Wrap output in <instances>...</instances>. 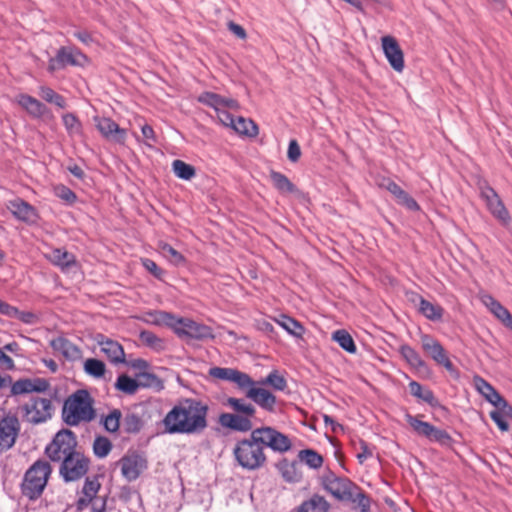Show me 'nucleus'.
Segmentation results:
<instances>
[{
  "label": "nucleus",
  "mask_w": 512,
  "mask_h": 512,
  "mask_svg": "<svg viewBox=\"0 0 512 512\" xmlns=\"http://www.w3.org/2000/svg\"><path fill=\"white\" fill-rule=\"evenodd\" d=\"M255 437H258L263 447H270L274 451L285 452L291 447L288 437L271 427L254 429Z\"/></svg>",
  "instance_id": "nucleus-11"
},
{
  "label": "nucleus",
  "mask_w": 512,
  "mask_h": 512,
  "mask_svg": "<svg viewBox=\"0 0 512 512\" xmlns=\"http://www.w3.org/2000/svg\"><path fill=\"white\" fill-rule=\"evenodd\" d=\"M50 345L54 351L61 353L67 359H76L80 355V350L64 337L54 338Z\"/></svg>",
  "instance_id": "nucleus-28"
},
{
  "label": "nucleus",
  "mask_w": 512,
  "mask_h": 512,
  "mask_svg": "<svg viewBox=\"0 0 512 512\" xmlns=\"http://www.w3.org/2000/svg\"><path fill=\"white\" fill-rule=\"evenodd\" d=\"M231 128L239 134L250 137L256 136L258 133V127L256 124L252 120L245 119L243 117L235 119Z\"/></svg>",
  "instance_id": "nucleus-37"
},
{
  "label": "nucleus",
  "mask_w": 512,
  "mask_h": 512,
  "mask_svg": "<svg viewBox=\"0 0 512 512\" xmlns=\"http://www.w3.org/2000/svg\"><path fill=\"white\" fill-rule=\"evenodd\" d=\"M15 364L13 359L4 353L3 349H0V369L2 370H13Z\"/></svg>",
  "instance_id": "nucleus-63"
},
{
  "label": "nucleus",
  "mask_w": 512,
  "mask_h": 512,
  "mask_svg": "<svg viewBox=\"0 0 512 512\" xmlns=\"http://www.w3.org/2000/svg\"><path fill=\"white\" fill-rule=\"evenodd\" d=\"M85 372L95 378H100L105 374V364L94 358H89L84 363Z\"/></svg>",
  "instance_id": "nucleus-49"
},
{
  "label": "nucleus",
  "mask_w": 512,
  "mask_h": 512,
  "mask_svg": "<svg viewBox=\"0 0 512 512\" xmlns=\"http://www.w3.org/2000/svg\"><path fill=\"white\" fill-rule=\"evenodd\" d=\"M227 405L233 409L236 414L247 416L250 420L255 418L256 408L244 399L230 397L227 399Z\"/></svg>",
  "instance_id": "nucleus-32"
},
{
  "label": "nucleus",
  "mask_w": 512,
  "mask_h": 512,
  "mask_svg": "<svg viewBox=\"0 0 512 512\" xmlns=\"http://www.w3.org/2000/svg\"><path fill=\"white\" fill-rule=\"evenodd\" d=\"M112 449L110 440L104 436H98L93 442V452L98 458L106 457Z\"/></svg>",
  "instance_id": "nucleus-51"
},
{
  "label": "nucleus",
  "mask_w": 512,
  "mask_h": 512,
  "mask_svg": "<svg viewBox=\"0 0 512 512\" xmlns=\"http://www.w3.org/2000/svg\"><path fill=\"white\" fill-rule=\"evenodd\" d=\"M39 95L46 102L53 103L59 108H65L66 102L65 99L58 93H56L53 89L42 86L39 89Z\"/></svg>",
  "instance_id": "nucleus-46"
},
{
  "label": "nucleus",
  "mask_w": 512,
  "mask_h": 512,
  "mask_svg": "<svg viewBox=\"0 0 512 512\" xmlns=\"http://www.w3.org/2000/svg\"><path fill=\"white\" fill-rule=\"evenodd\" d=\"M48 382L43 379H20L12 384L11 394L21 395L31 392H43L48 388Z\"/></svg>",
  "instance_id": "nucleus-23"
},
{
  "label": "nucleus",
  "mask_w": 512,
  "mask_h": 512,
  "mask_svg": "<svg viewBox=\"0 0 512 512\" xmlns=\"http://www.w3.org/2000/svg\"><path fill=\"white\" fill-rule=\"evenodd\" d=\"M89 459L82 453L75 451L63 460L60 466V475L66 481H76L82 478L89 469Z\"/></svg>",
  "instance_id": "nucleus-7"
},
{
  "label": "nucleus",
  "mask_w": 512,
  "mask_h": 512,
  "mask_svg": "<svg viewBox=\"0 0 512 512\" xmlns=\"http://www.w3.org/2000/svg\"><path fill=\"white\" fill-rule=\"evenodd\" d=\"M493 406L499 411V413H501V415L512 419V406L502 396L499 398V401H496L493 404Z\"/></svg>",
  "instance_id": "nucleus-58"
},
{
  "label": "nucleus",
  "mask_w": 512,
  "mask_h": 512,
  "mask_svg": "<svg viewBox=\"0 0 512 512\" xmlns=\"http://www.w3.org/2000/svg\"><path fill=\"white\" fill-rule=\"evenodd\" d=\"M151 369L148 361L141 358H130V375L144 374Z\"/></svg>",
  "instance_id": "nucleus-54"
},
{
  "label": "nucleus",
  "mask_w": 512,
  "mask_h": 512,
  "mask_svg": "<svg viewBox=\"0 0 512 512\" xmlns=\"http://www.w3.org/2000/svg\"><path fill=\"white\" fill-rule=\"evenodd\" d=\"M299 458L302 462L311 468H319L323 463V458L313 450H302L299 453Z\"/></svg>",
  "instance_id": "nucleus-52"
},
{
  "label": "nucleus",
  "mask_w": 512,
  "mask_h": 512,
  "mask_svg": "<svg viewBox=\"0 0 512 512\" xmlns=\"http://www.w3.org/2000/svg\"><path fill=\"white\" fill-rule=\"evenodd\" d=\"M101 351L114 363H122L125 360L123 347L116 341L107 339L100 343Z\"/></svg>",
  "instance_id": "nucleus-29"
},
{
  "label": "nucleus",
  "mask_w": 512,
  "mask_h": 512,
  "mask_svg": "<svg viewBox=\"0 0 512 512\" xmlns=\"http://www.w3.org/2000/svg\"><path fill=\"white\" fill-rule=\"evenodd\" d=\"M147 468V460L139 454L130 455V480L137 478Z\"/></svg>",
  "instance_id": "nucleus-47"
},
{
  "label": "nucleus",
  "mask_w": 512,
  "mask_h": 512,
  "mask_svg": "<svg viewBox=\"0 0 512 512\" xmlns=\"http://www.w3.org/2000/svg\"><path fill=\"white\" fill-rule=\"evenodd\" d=\"M174 174L183 180H190L195 176V168L182 160H174L172 163Z\"/></svg>",
  "instance_id": "nucleus-41"
},
{
  "label": "nucleus",
  "mask_w": 512,
  "mask_h": 512,
  "mask_svg": "<svg viewBox=\"0 0 512 512\" xmlns=\"http://www.w3.org/2000/svg\"><path fill=\"white\" fill-rule=\"evenodd\" d=\"M219 423L226 428L246 432L253 428L254 423L247 416L233 413H223L219 417Z\"/></svg>",
  "instance_id": "nucleus-22"
},
{
  "label": "nucleus",
  "mask_w": 512,
  "mask_h": 512,
  "mask_svg": "<svg viewBox=\"0 0 512 512\" xmlns=\"http://www.w3.org/2000/svg\"><path fill=\"white\" fill-rule=\"evenodd\" d=\"M345 501L352 502L355 505L354 508L358 509L360 512H368L370 510L369 497L356 485H354V489L351 490V498H346Z\"/></svg>",
  "instance_id": "nucleus-35"
},
{
  "label": "nucleus",
  "mask_w": 512,
  "mask_h": 512,
  "mask_svg": "<svg viewBox=\"0 0 512 512\" xmlns=\"http://www.w3.org/2000/svg\"><path fill=\"white\" fill-rule=\"evenodd\" d=\"M97 128L103 136L116 142L125 140L126 131L120 129L118 124L109 118L97 119Z\"/></svg>",
  "instance_id": "nucleus-25"
},
{
  "label": "nucleus",
  "mask_w": 512,
  "mask_h": 512,
  "mask_svg": "<svg viewBox=\"0 0 512 512\" xmlns=\"http://www.w3.org/2000/svg\"><path fill=\"white\" fill-rule=\"evenodd\" d=\"M400 353L406 362L422 377H430L431 370L419 353L408 345L400 347Z\"/></svg>",
  "instance_id": "nucleus-20"
},
{
  "label": "nucleus",
  "mask_w": 512,
  "mask_h": 512,
  "mask_svg": "<svg viewBox=\"0 0 512 512\" xmlns=\"http://www.w3.org/2000/svg\"><path fill=\"white\" fill-rule=\"evenodd\" d=\"M141 264L155 278L159 280L163 279L165 271L162 268H160L153 260L148 258H141Z\"/></svg>",
  "instance_id": "nucleus-56"
},
{
  "label": "nucleus",
  "mask_w": 512,
  "mask_h": 512,
  "mask_svg": "<svg viewBox=\"0 0 512 512\" xmlns=\"http://www.w3.org/2000/svg\"><path fill=\"white\" fill-rule=\"evenodd\" d=\"M276 322L294 337L301 338L305 332L304 327L298 321L286 315H281Z\"/></svg>",
  "instance_id": "nucleus-34"
},
{
  "label": "nucleus",
  "mask_w": 512,
  "mask_h": 512,
  "mask_svg": "<svg viewBox=\"0 0 512 512\" xmlns=\"http://www.w3.org/2000/svg\"><path fill=\"white\" fill-rule=\"evenodd\" d=\"M420 341L424 352L427 353L437 364L444 366L449 372L455 371L445 349L438 340L434 339L430 335L423 334Z\"/></svg>",
  "instance_id": "nucleus-12"
},
{
  "label": "nucleus",
  "mask_w": 512,
  "mask_h": 512,
  "mask_svg": "<svg viewBox=\"0 0 512 512\" xmlns=\"http://www.w3.org/2000/svg\"><path fill=\"white\" fill-rule=\"evenodd\" d=\"M52 472L50 464L45 460H37L26 471L21 485L22 493L29 499H37L47 485Z\"/></svg>",
  "instance_id": "nucleus-5"
},
{
  "label": "nucleus",
  "mask_w": 512,
  "mask_h": 512,
  "mask_svg": "<svg viewBox=\"0 0 512 512\" xmlns=\"http://www.w3.org/2000/svg\"><path fill=\"white\" fill-rule=\"evenodd\" d=\"M153 322L159 325H167L181 338L206 339L212 337L211 329L189 318H177L175 315L158 311L153 315Z\"/></svg>",
  "instance_id": "nucleus-2"
},
{
  "label": "nucleus",
  "mask_w": 512,
  "mask_h": 512,
  "mask_svg": "<svg viewBox=\"0 0 512 512\" xmlns=\"http://www.w3.org/2000/svg\"><path fill=\"white\" fill-rule=\"evenodd\" d=\"M288 159L291 162H297L301 156V149L296 140H291L287 152Z\"/></svg>",
  "instance_id": "nucleus-60"
},
{
  "label": "nucleus",
  "mask_w": 512,
  "mask_h": 512,
  "mask_svg": "<svg viewBox=\"0 0 512 512\" xmlns=\"http://www.w3.org/2000/svg\"><path fill=\"white\" fill-rule=\"evenodd\" d=\"M490 417L496 423V425L498 426V428L501 431H503V432L508 431L509 425L506 421V417L501 415V413H499L498 410H496V409L492 410L490 412Z\"/></svg>",
  "instance_id": "nucleus-59"
},
{
  "label": "nucleus",
  "mask_w": 512,
  "mask_h": 512,
  "mask_svg": "<svg viewBox=\"0 0 512 512\" xmlns=\"http://www.w3.org/2000/svg\"><path fill=\"white\" fill-rule=\"evenodd\" d=\"M21 409L24 419L33 424L45 422L52 414V404L47 398L33 397Z\"/></svg>",
  "instance_id": "nucleus-8"
},
{
  "label": "nucleus",
  "mask_w": 512,
  "mask_h": 512,
  "mask_svg": "<svg viewBox=\"0 0 512 512\" xmlns=\"http://www.w3.org/2000/svg\"><path fill=\"white\" fill-rule=\"evenodd\" d=\"M139 388L161 391L164 389V383L151 369L144 374L130 375V394L135 393Z\"/></svg>",
  "instance_id": "nucleus-16"
},
{
  "label": "nucleus",
  "mask_w": 512,
  "mask_h": 512,
  "mask_svg": "<svg viewBox=\"0 0 512 512\" xmlns=\"http://www.w3.org/2000/svg\"><path fill=\"white\" fill-rule=\"evenodd\" d=\"M407 421L409 425L417 432L419 435L424 436L430 439L434 426L428 422L421 421L416 417L411 415L407 416Z\"/></svg>",
  "instance_id": "nucleus-44"
},
{
  "label": "nucleus",
  "mask_w": 512,
  "mask_h": 512,
  "mask_svg": "<svg viewBox=\"0 0 512 512\" xmlns=\"http://www.w3.org/2000/svg\"><path fill=\"white\" fill-rule=\"evenodd\" d=\"M407 421L409 425L417 432L419 435L424 436L430 439L434 426L428 422L421 421L416 417L411 415L407 416Z\"/></svg>",
  "instance_id": "nucleus-43"
},
{
  "label": "nucleus",
  "mask_w": 512,
  "mask_h": 512,
  "mask_svg": "<svg viewBox=\"0 0 512 512\" xmlns=\"http://www.w3.org/2000/svg\"><path fill=\"white\" fill-rule=\"evenodd\" d=\"M380 186L389 191L395 197L397 203L406 209L410 211H418L420 209L417 202L395 182L384 179Z\"/></svg>",
  "instance_id": "nucleus-18"
},
{
  "label": "nucleus",
  "mask_w": 512,
  "mask_h": 512,
  "mask_svg": "<svg viewBox=\"0 0 512 512\" xmlns=\"http://www.w3.org/2000/svg\"><path fill=\"white\" fill-rule=\"evenodd\" d=\"M93 400L86 390H78L65 401L63 419L70 426L89 422L94 418Z\"/></svg>",
  "instance_id": "nucleus-3"
},
{
  "label": "nucleus",
  "mask_w": 512,
  "mask_h": 512,
  "mask_svg": "<svg viewBox=\"0 0 512 512\" xmlns=\"http://www.w3.org/2000/svg\"><path fill=\"white\" fill-rule=\"evenodd\" d=\"M329 507V503L323 496L313 495L298 507L297 512H328Z\"/></svg>",
  "instance_id": "nucleus-31"
},
{
  "label": "nucleus",
  "mask_w": 512,
  "mask_h": 512,
  "mask_svg": "<svg viewBox=\"0 0 512 512\" xmlns=\"http://www.w3.org/2000/svg\"><path fill=\"white\" fill-rule=\"evenodd\" d=\"M270 178L273 185L282 193H294L297 191L295 185L279 172L272 171Z\"/></svg>",
  "instance_id": "nucleus-39"
},
{
  "label": "nucleus",
  "mask_w": 512,
  "mask_h": 512,
  "mask_svg": "<svg viewBox=\"0 0 512 512\" xmlns=\"http://www.w3.org/2000/svg\"><path fill=\"white\" fill-rule=\"evenodd\" d=\"M46 257L51 263L61 267L62 269L75 264L74 255L60 248L52 249L46 254Z\"/></svg>",
  "instance_id": "nucleus-30"
},
{
  "label": "nucleus",
  "mask_w": 512,
  "mask_h": 512,
  "mask_svg": "<svg viewBox=\"0 0 512 512\" xmlns=\"http://www.w3.org/2000/svg\"><path fill=\"white\" fill-rule=\"evenodd\" d=\"M409 389L413 396L423 400L428 404H432L435 400L433 392L429 389H424L418 382H410Z\"/></svg>",
  "instance_id": "nucleus-48"
},
{
  "label": "nucleus",
  "mask_w": 512,
  "mask_h": 512,
  "mask_svg": "<svg viewBox=\"0 0 512 512\" xmlns=\"http://www.w3.org/2000/svg\"><path fill=\"white\" fill-rule=\"evenodd\" d=\"M99 489L100 483L97 479L87 478L82 488L81 496L79 497L77 502L78 508L81 509L90 503L93 504V502L98 499L96 495Z\"/></svg>",
  "instance_id": "nucleus-27"
},
{
  "label": "nucleus",
  "mask_w": 512,
  "mask_h": 512,
  "mask_svg": "<svg viewBox=\"0 0 512 512\" xmlns=\"http://www.w3.org/2000/svg\"><path fill=\"white\" fill-rule=\"evenodd\" d=\"M233 454L238 464L247 470L259 469L266 462L262 443L258 437L254 438V430L250 438L239 441L236 444Z\"/></svg>",
  "instance_id": "nucleus-4"
},
{
  "label": "nucleus",
  "mask_w": 512,
  "mask_h": 512,
  "mask_svg": "<svg viewBox=\"0 0 512 512\" xmlns=\"http://www.w3.org/2000/svg\"><path fill=\"white\" fill-rule=\"evenodd\" d=\"M322 484L327 492L342 501L351 498V490L355 485L348 478L338 477L332 472H328L322 477Z\"/></svg>",
  "instance_id": "nucleus-10"
},
{
  "label": "nucleus",
  "mask_w": 512,
  "mask_h": 512,
  "mask_svg": "<svg viewBox=\"0 0 512 512\" xmlns=\"http://www.w3.org/2000/svg\"><path fill=\"white\" fill-rule=\"evenodd\" d=\"M419 311L428 319L437 321L442 318L443 308L437 304H433L423 298H420Z\"/></svg>",
  "instance_id": "nucleus-36"
},
{
  "label": "nucleus",
  "mask_w": 512,
  "mask_h": 512,
  "mask_svg": "<svg viewBox=\"0 0 512 512\" xmlns=\"http://www.w3.org/2000/svg\"><path fill=\"white\" fill-rule=\"evenodd\" d=\"M87 62V57L74 47H62L58 50L54 58H50L48 70L54 72L68 65L83 66Z\"/></svg>",
  "instance_id": "nucleus-9"
},
{
  "label": "nucleus",
  "mask_w": 512,
  "mask_h": 512,
  "mask_svg": "<svg viewBox=\"0 0 512 512\" xmlns=\"http://www.w3.org/2000/svg\"><path fill=\"white\" fill-rule=\"evenodd\" d=\"M19 430L20 424L16 417L7 416L0 421V452L13 447Z\"/></svg>",
  "instance_id": "nucleus-15"
},
{
  "label": "nucleus",
  "mask_w": 512,
  "mask_h": 512,
  "mask_svg": "<svg viewBox=\"0 0 512 512\" xmlns=\"http://www.w3.org/2000/svg\"><path fill=\"white\" fill-rule=\"evenodd\" d=\"M247 398L254 401L257 405L267 411H273L276 404V397L264 386L255 384L246 391Z\"/></svg>",
  "instance_id": "nucleus-19"
},
{
  "label": "nucleus",
  "mask_w": 512,
  "mask_h": 512,
  "mask_svg": "<svg viewBox=\"0 0 512 512\" xmlns=\"http://www.w3.org/2000/svg\"><path fill=\"white\" fill-rule=\"evenodd\" d=\"M474 384L478 392L492 405L499 401L501 395L490 385L487 381H485L481 377L474 378Z\"/></svg>",
  "instance_id": "nucleus-33"
},
{
  "label": "nucleus",
  "mask_w": 512,
  "mask_h": 512,
  "mask_svg": "<svg viewBox=\"0 0 512 512\" xmlns=\"http://www.w3.org/2000/svg\"><path fill=\"white\" fill-rule=\"evenodd\" d=\"M160 253L173 265L179 266L185 262L184 256L175 250L171 245L165 242L158 244Z\"/></svg>",
  "instance_id": "nucleus-40"
},
{
  "label": "nucleus",
  "mask_w": 512,
  "mask_h": 512,
  "mask_svg": "<svg viewBox=\"0 0 512 512\" xmlns=\"http://www.w3.org/2000/svg\"><path fill=\"white\" fill-rule=\"evenodd\" d=\"M235 370L234 368L213 367L209 370V374L214 378L232 383Z\"/></svg>",
  "instance_id": "nucleus-55"
},
{
  "label": "nucleus",
  "mask_w": 512,
  "mask_h": 512,
  "mask_svg": "<svg viewBox=\"0 0 512 512\" xmlns=\"http://www.w3.org/2000/svg\"><path fill=\"white\" fill-rule=\"evenodd\" d=\"M121 412L118 409H113L109 414L104 416L101 420L106 431L114 433L118 431L120 426Z\"/></svg>",
  "instance_id": "nucleus-45"
},
{
  "label": "nucleus",
  "mask_w": 512,
  "mask_h": 512,
  "mask_svg": "<svg viewBox=\"0 0 512 512\" xmlns=\"http://www.w3.org/2000/svg\"><path fill=\"white\" fill-rule=\"evenodd\" d=\"M332 339L349 353L356 352V346L351 335L345 330H337L333 333Z\"/></svg>",
  "instance_id": "nucleus-42"
},
{
  "label": "nucleus",
  "mask_w": 512,
  "mask_h": 512,
  "mask_svg": "<svg viewBox=\"0 0 512 512\" xmlns=\"http://www.w3.org/2000/svg\"><path fill=\"white\" fill-rule=\"evenodd\" d=\"M63 125L70 136H76L81 133V123L72 113H65L62 116Z\"/></svg>",
  "instance_id": "nucleus-50"
},
{
  "label": "nucleus",
  "mask_w": 512,
  "mask_h": 512,
  "mask_svg": "<svg viewBox=\"0 0 512 512\" xmlns=\"http://www.w3.org/2000/svg\"><path fill=\"white\" fill-rule=\"evenodd\" d=\"M482 302L506 328L512 331V315L500 302L490 295H484Z\"/></svg>",
  "instance_id": "nucleus-21"
},
{
  "label": "nucleus",
  "mask_w": 512,
  "mask_h": 512,
  "mask_svg": "<svg viewBox=\"0 0 512 512\" xmlns=\"http://www.w3.org/2000/svg\"><path fill=\"white\" fill-rule=\"evenodd\" d=\"M15 101L25 109L30 116L35 118L43 117L48 111L43 103L27 94H19Z\"/></svg>",
  "instance_id": "nucleus-24"
},
{
  "label": "nucleus",
  "mask_w": 512,
  "mask_h": 512,
  "mask_svg": "<svg viewBox=\"0 0 512 512\" xmlns=\"http://www.w3.org/2000/svg\"><path fill=\"white\" fill-rule=\"evenodd\" d=\"M429 440L438 442L442 445H448L450 443L451 438L445 430L438 429L434 426V429Z\"/></svg>",
  "instance_id": "nucleus-57"
},
{
  "label": "nucleus",
  "mask_w": 512,
  "mask_h": 512,
  "mask_svg": "<svg viewBox=\"0 0 512 512\" xmlns=\"http://www.w3.org/2000/svg\"><path fill=\"white\" fill-rule=\"evenodd\" d=\"M232 383L236 384L239 389L248 391V389H250V387H254L257 382L253 381L248 374L236 369L232 378Z\"/></svg>",
  "instance_id": "nucleus-53"
},
{
  "label": "nucleus",
  "mask_w": 512,
  "mask_h": 512,
  "mask_svg": "<svg viewBox=\"0 0 512 512\" xmlns=\"http://www.w3.org/2000/svg\"><path fill=\"white\" fill-rule=\"evenodd\" d=\"M227 110L228 109H221L220 111H216L217 117L223 125L232 127L235 119Z\"/></svg>",
  "instance_id": "nucleus-64"
},
{
  "label": "nucleus",
  "mask_w": 512,
  "mask_h": 512,
  "mask_svg": "<svg viewBox=\"0 0 512 512\" xmlns=\"http://www.w3.org/2000/svg\"><path fill=\"white\" fill-rule=\"evenodd\" d=\"M56 195L67 202H73L76 199L74 192L65 186L57 187Z\"/></svg>",
  "instance_id": "nucleus-61"
},
{
  "label": "nucleus",
  "mask_w": 512,
  "mask_h": 512,
  "mask_svg": "<svg viewBox=\"0 0 512 512\" xmlns=\"http://www.w3.org/2000/svg\"><path fill=\"white\" fill-rule=\"evenodd\" d=\"M76 437L70 430L59 431L47 445L45 453L51 461L63 462L76 451Z\"/></svg>",
  "instance_id": "nucleus-6"
},
{
  "label": "nucleus",
  "mask_w": 512,
  "mask_h": 512,
  "mask_svg": "<svg viewBox=\"0 0 512 512\" xmlns=\"http://www.w3.org/2000/svg\"><path fill=\"white\" fill-rule=\"evenodd\" d=\"M198 101L204 105L212 107L215 111L221 109L238 110V102L229 97H223L213 92H204L198 97Z\"/></svg>",
  "instance_id": "nucleus-17"
},
{
  "label": "nucleus",
  "mask_w": 512,
  "mask_h": 512,
  "mask_svg": "<svg viewBox=\"0 0 512 512\" xmlns=\"http://www.w3.org/2000/svg\"><path fill=\"white\" fill-rule=\"evenodd\" d=\"M208 407L195 399H184L165 416L163 423L167 432L194 434L207 427Z\"/></svg>",
  "instance_id": "nucleus-1"
},
{
  "label": "nucleus",
  "mask_w": 512,
  "mask_h": 512,
  "mask_svg": "<svg viewBox=\"0 0 512 512\" xmlns=\"http://www.w3.org/2000/svg\"><path fill=\"white\" fill-rule=\"evenodd\" d=\"M381 44L384 55L391 67L397 72H402L404 69V54L397 40L387 35L381 38Z\"/></svg>",
  "instance_id": "nucleus-14"
},
{
  "label": "nucleus",
  "mask_w": 512,
  "mask_h": 512,
  "mask_svg": "<svg viewBox=\"0 0 512 512\" xmlns=\"http://www.w3.org/2000/svg\"><path fill=\"white\" fill-rule=\"evenodd\" d=\"M258 385H270L276 391H283L287 386L286 379L277 370L270 372L265 378L257 382Z\"/></svg>",
  "instance_id": "nucleus-38"
},
{
  "label": "nucleus",
  "mask_w": 512,
  "mask_h": 512,
  "mask_svg": "<svg viewBox=\"0 0 512 512\" xmlns=\"http://www.w3.org/2000/svg\"><path fill=\"white\" fill-rule=\"evenodd\" d=\"M480 194L493 216L501 222L507 223L510 219L509 213L495 190L484 184L480 186Z\"/></svg>",
  "instance_id": "nucleus-13"
},
{
  "label": "nucleus",
  "mask_w": 512,
  "mask_h": 512,
  "mask_svg": "<svg viewBox=\"0 0 512 512\" xmlns=\"http://www.w3.org/2000/svg\"><path fill=\"white\" fill-rule=\"evenodd\" d=\"M140 339L143 343L151 347H157L161 342L159 338L149 331L141 332Z\"/></svg>",
  "instance_id": "nucleus-62"
},
{
  "label": "nucleus",
  "mask_w": 512,
  "mask_h": 512,
  "mask_svg": "<svg viewBox=\"0 0 512 512\" xmlns=\"http://www.w3.org/2000/svg\"><path fill=\"white\" fill-rule=\"evenodd\" d=\"M8 209L19 220L25 222H34L36 220L37 215L35 209L29 203L21 199L10 201Z\"/></svg>",
  "instance_id": "nucleus-26"
}]
</instances>
